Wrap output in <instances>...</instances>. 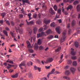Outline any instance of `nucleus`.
<instances>
[{"mask_svg":"<svg viewBox=\"0 0 80 80\" xmlns=\"http://www.w3.org/2000/svg\"><path fill=\"white\" fill-rule=\"evenodd\" d=\"M66 37V32H62V37L61 38L60 40L61 45H62V43L65 40Z\"/></svg>","mask_w":80,"mask_h":80,"instance_id":"nucleus-1","label":"nucleus"},{"mask_svg":"<svg viewBox=\"0 0 80 80\" xmlns=\"http://www.w3.org/2000/svg\"><path fill=\"white\" fill-rule=\"evenodd\" d=\"M53 60V58H48L47 60H46V61H44V62L45 63H51V62H52V61Z\"/></svg>","mask_w":80,"mask_h":80,"instance_id":"nucleus-2","label":"nucleus"},{"mask_svg":"<svg viewBox=\"0 0 80 80\" xmlns=\"http://www.w3.org/2000/svg\"><path fill=\"white\" fill-rule=\"evenodd\" d=\"M25 65H26V62L25 61H23L19 64V67L21 68V69L22 70L23 69V68L22 67V66H25Z\"/></svg>","mask_w":80,"mask_h":80,"instance_id":"nucleus-3","label":"nucleus"},{"mask_svg":"<svg viewBox=\"0 0 80 80\" xmlns=\"http://www.w3.org/2000/svg\"><path fill=\"white\" fill-rule=\"evenodd\" d=\"M55 69H52L51 72H50L47 75V77H48V78H49V77L50 74H54V73H55V72H55Z\"/></svg>","mask_w":80,"mask_h":80,"instance_id":"nucleus-4","label":"nucleus"},{"mask_svg":"<svg viewBox=\"0 0 80 80\" xmlns=\"http://www.w3.org/2000/svg\"><path fill=\"white\" fill-rule=\"evenodd\" d=\"M49 12L52 15H55V12L53 10V8H50L49 10Z\"/></svg>","mask_w":80,"mask_h":80,"instance_id":"nucleus-5","label":"nucleus"},{"mask_svg":"<svg viewBox=\"0 0 80 80\" xmlns=\"http://www.w3.org/2000/svg\"><path fill=\"white\" fill-rule=\"evenodd\" d=\"M22 3H23V5H25L26 3H28V4H30V2L28 0H22Z\"/></svg>","mask_w":80,"mask_h":80,"instance_id":"nucleus-6","label":"nucleus"},{"mask_svg":"<svg viewBox=\"0 0 80 80\" xmlns=\"http://www.w3.org/2000/svg\"><path fill=\"white\" fill-rule=\"evenodd\" d=\"M70 70H71L73 74H74L75 72V69L73 68H71L70 69Z\"/></svg>","mask_w":80,"mask_h":80,"instance_id":"nucleus-7","label":"nucleus"},{"mask_svg":"<svg viewBox=\"0 0 80 80\" xmlns=\"http://www.w3.org/2000/svg\"><path fill=\"white\" fill-rule=\"evenodd\" d=\"M33 30L34 33L36 34V33H37V31H38V28H37L36 27H34V28Z\"/></svg>","mask_w":80,"mask_h":80,"instance_id":"nucleus-8","label":"nucleus"},{"mask_svg":"<svg viewBox=\"0 0 80 80\" xmlns=\"http://www.w3.org/2000/svg\"><path fill=\"white\" fill-rule=\"evenodd\" d=\"M51 21V20H47L46 19L44 20V22L45 24H48V23H50V22Z\"/></svg>","mask_w":80,"mask_h":80,"instance_id":"nucleus-9","label":"nucleus"},{"mask_svg":"<svg viewBox=\"0 0 80 80\" xmlns=\"http://www.w3.org/2000/svg\"><path fill=\"white\" fill-rule=\"evenodd\" d=\"M74 45H75V47H76V48H78V46H79V43L77 42H76L74 43Z\"/></svg>","mask_w":80,"mask_h":80,"instance_id":"nucleus-10","label":"nucleus"},{"mask_svg":"<svg viewBox=\"0 0 80 80\" xmlns=\"http://www.w3.org/2000/svg\"><path fill=\"white\" fill-rule=\"evenodd\" d=\"M60 28H56V30L58 34H60L61 32L60 31Z\"/></svg>","mask_w":80,"mask_h":80,"instance_id":"nucleus-11","label":"nucleus"},{"mask_svg":"<svg viewBox=\"0 0 80 80\" xmlns=\"http://www.w3.org/2000/svg\"><path fill=\"white\" fill-rule=\"evenodd\" d=\"M73 8V6L72 5H69L68 6V7L67 8V10H71Z\"/></svg>","mask_w":80,"mask_h":80,"instance_id":"nucleus-12","label":"nucleus"},{"mask_svg":"<svg viewBox=\"0 0 80 80\" xmlns=\"http://www.w3.org/2000/svg\"><path fill=\"white\" fill-rule=\"evenodd\" d=\"M27 43L28 44V48H31V44L28 41H27Z\"/></svg>","mask_w":80,"mask_h":80,"instance_id":"nucleus-13","label":"nucleus"},{"mask_svg":"<svg viewBox=\"0 0 80 80\" xmlns=\"http://www.w3.org/2000/svg\"><path fill=\"white\" fill-rule=\"evenodd\" d=\"M34 47L35 50H37L38 48V46L37 44H35Z\"/></svg>","mask_w":80,"mask_h":80,"instance_id":"nucleus-14","label":"nucleus"},{"mask_svg":"<svg viewBox=\"0 0 80 80\" xmlns=\"http://www.w3.org/2000/svg\"><path fill=\"white\" fill-rule=\"evenodd\" d=\"M11 77H12V78H18V73H16L14 75H12L11 76Z\"/></svg>","mask_w":80,"mask_h":80,"instance_id":"nucleus-15","label":"nucleus"},{"mask_svg":"<svg viewBox=\"0 0 80 80\" xmlns=\"http://www.w3.org/2000/svg\"><path fill=\"white\" fill-rule=\"evenodd\" d=\"M76 23V22H75V20H73L71 23L72 27H73V26H75V25Z\"/></svg>","mask_w":80,"mask_h":80,"instance_id":"nucleus-16","label":"nucleus"},{"mask_svg":"<svg viewBox=\"0 0 80 80\" xmlns=\"http://www.w3.org/2000/svg\"><path fill=\"white\" fill-rule=\"evenodd\" d=\"M27 65L28 66H30V65H31L32 66V65H33V63L32 62H27Z\"/></svg>","mask_w":80,"mask_h":80,"instance_id":"nucleus-17","label":"nucleus"},{"mask_svg":"<svg viewBox=\"0 0 80 80\" xmlns=\"http://www.w3.org/2000/svg\"><path fill=\"white\" fill-rule=\"evenodd\" d=\"M70 73V71L68 70H67L65 72V74L66 75H69Z\"/></svg>","mask_w":80,"mask_h":80,"instance_id":"nucleus-18","label":"nucleus"},{"mask_svg":"<svg viewBox=\"0 0 80 80\" xmlns=\"http://www.w3.org/2000/svg\"><path fill=\"white\" fill-rule=\"evenodd\" d=\"M50 26L51 27H55V24L54 22L52 23H51L50 24Z\"/></svg>","mask_w":80,"mask_h":80,"instance_id":"nucleus-19","label":"nucleus"},{"mask_svg":"<svg viewBox=\"0 0 80 80\" xmlns=\"http://www.w3.org/2000/svg\"><path fill=\"white\" fill-rule=\"evenodd\" d=\"M63 78H64V79H66V80H70V77L66 76H64L63 77Z\"/></svg>","mask_w":80,"mask_h":80,"instance_id":"nucleus-20","label":"nucleus"},{"mask_svg":"<svg viewBox=\"0 0 80 80\" xmlns=\"http://www.w3.org/2000/svg\"><path fill=\"white\" fill-rule=\"evenodd\" d=\"M52 30H51V29H48V30H47V31H46V33H47V34H50V33H52Z\"/></svg>","mask_w":80,"mask_h":80,"instance_id":"nucleus-21","label":"nucleus"},{"mask_svg":"<svg viewBox=\"0 0 80 80\" xmlns=\"http://www.w3.org/2000/svg\"><path fill=\"white\" fill-rule=\"evenodd\" d=\"M33 24H34V22L33 21H30L29 22H28V25H33Z\"/></svg>","mask_w":80,"mask_h":80,"instance_id":"nucleus-22","label":"nucleus"},{"mask_svg":"<svg viewBox=\"0 0 80 80\" xmlns=\"http://www.w3.org/2000/svg\"><path fill=\"white\" fill-rule=\"evenodd\" d=\"M77 9L78 11V12H80V5H77Z\"/></svg>","mask_w":80,"mask_h":80,"instance_id":"nucleus-23","label":"nucleus"},{"mask_svg":"<svg viewBox=\"0 0 80 80\" xmlns=\"http://www.w3.org/2000/svg\"><path fill=\"white\" fill-rule=\"evenodd\" d=\"M42 43V41L40 39H39L38 40V43L39 45H41Z\"/></svg>","mask_w":80,"mask_h":80,"instance_id":"nucleus-24","label":"nucleus"},{"mask_svg":"<svg viewBox=\"0 0 80 80\" xmlns=\"http://www.w3.org/2000/svg\"><path fill=\"white\" fill-rule=\"evenodd\" d=\"M1 16H2L3 18H4V17L6 15V13L5 12H3L1 14Z\"/></svg>","mask_w":80,"mask_h":80,"instance_id":"nucleus-25","label":"nucleus"},{"mask_svg":"<svg viewBox=\"0 0 80 80\" xmlns=\"http://www.w3.org/2000/svg\"><path fill=\"white\" fill-rule=\"evenodd\" d=\"M3 33L4 35H5L7 37L8 36V32L7 31L5 30H3Z\"/></svg>","mask_w":80,"mask_h":80,"instance_id":"nucleus-26","label":"nucleus"},{"mask_svg":"<svg viewBox=\"0 0 80 80\" xmlns=\"http://www.w3.org/2000/svg\"><path fill=\"white\" fill-rule=\"evenodd\" d=\"M60 50H61V47H59L56 50L55 52H58L59 51H60Z\"/></svg>","mask_w":80,"mask_h":80,"instance_id":"nucleus-27","label":"nucleus"},{"mask_svg":"<svg viewBox=\"0 0 80 80\" xmlns=\"http://www.w3.org/2000/svg\"><path fill=\"white\" fill-rule=\"evenodd\" d=\"M53 8H54L55 11H57V9H58V7L57 6V5H55Z\"/></svg>","mask_w":80,"mask_h":80,"instance_id":"nucleus-28","label":"nucleus"},{"mask_svg":"<svg viewBox=\"0 0 80 80\" xmlns=\"http://www.w3.org/2000/svg\"><path fill=\"white\" fill-rule=\"evenodd\" d=\"M43 48H43V47L42 46H41L39 47V50H43Z\"/></svg>","mask_w":80,"mask_h":80,"instance_id":"nucleus-29","label":"nucleus"},{"mask_svg":"<svg viewBox=\"0 0 80 80\" xmlns=\"http://www.w3.org/2000/svg\"><path fill=\"white\" fill-rule=\"evenodd\" d=\"M53 38V36L52 35H51L49 36L48 37V39H52Z\"/></svg>","mask_w":80,"mask_h":80,"instance_id":"nucleus-30","label":"nucleus"},{"mask_svg":"<svg viewBox=\"0 0 80 80\" xmlns=\"http://www.w3.org/2000/svg\"><path fill=\"white\" fill-rule=\"evenodd\" d=\"M10 34L11 36H12V37H13V38L15 37V36H14V33H13V32L11 31H10Z\"/></svg>","mask_w":80,"mask_h":80,"instance_id":"nucleus-31","label":"nucleus"},{"mask_svg":"<svg viewBox=\"0 0 80 80\" xmlns=\"http://www.w3.org/2000/svg\"><path fill=\"white\" fill-rule=\"evenodd\" d=\"M78 1L77 0L75 1L74 2H73V5H75L76 4H77V3H78Z\"/></svg>","mask_w":80,"mask_h":80,"instance_id":"nucleus-32","label":"nucleus"},{"mask_svg":"<svg viewBox=\"0 0 80 80\" xmlns=\"http://www.w3.org/2000/svg\"><path fill=\"white\" fill-rule=\"evenodd\" d=\"M29 78H33V75L32 73L30 74L29 75Z\"/></svg>","mask_w":80,"mask_h":80,"instance_id":"nucleus-33","label":"nucleus"},{"mask_svg":"<svg viewBox=\"0 0 80 80\" xmlns=\"http://www.w3.org/2000/svg\"><path fill=\"white\" fill-rule=\"evenodd\" d=\"M71 54L72 55H75V52L73 51H71Z\"/></svg>","mask_w":80,"mask_h":80,"instance_id":"nucleus-34","label":"nucleus"},{"mask_svg":"<svg viewBox=\"0 0 80 80\" xmlns=\"http://www.w3.org/2000/svg\"><path fill=\"white\" fill-rule=\"evenodd\" d=\"M77 62L76 61H74L73 63V66H77Z\"/></svg>","mask_w":80,"mask_h":80,"instance_id":"nucleus-35","label":"nucleus"},{"mask_svg":"<svg viewBox=\"0 0 80 80\" xmlns=\"http://www.w3.org/2000/svg\"><path fill=\"white\" fill-rule=\"evenodd\" d=\"M61 12H62V10L60 9H59L58 10V13L59 14H60V15L61 14Z\"/></svg>","mask_w":80,"mask_h":80,"instance_id":"nucleus-36","label":"nucleus"},{"mask_svg":"<svg viewBox=\"0 0 80 80\" xmlns=\"http://www.w3.org/2000/svg\"><path fill=\"white\" fill-rule=\"evenodd\" d=\"M37 35L38 38L39 37H41L42 36V34H41V33L37 34Z\"/></svg>","mask_w":80,"mask_h":80,"instance_id":"nucleus-37","label":"nucleus"},{"mask_svg":"<svg viewBox=\"0 0 80 80\" xmlns=\"http://www.w3.org/2000/svg\"><path fill=\"white\" fill-rule=\"evenodd\" d=\"M64 2H66V3H67V2H70V0H63Z\"/></svg>","mask_w":80,"mask_h":80,"instance_id":"nucleus-38","label":"nucleus"},{"mask_svg":"<svg viewBox=\"0 0 80 80\" xmlns=\"http://www.w3.org/2000/svg\"><path fill=\"white\" fill-rule=\"evenodd\" d=\"M37 14H35L33 16V18H37Z\"/></svg>","mask_w":80,"mask_h":80,"instance_id":"nucleus-39","label":"nucleus"},{"mask_svg":"<svg viewBox=\"0 0 80 80\" xmlns=\"http://www.w3.org/2000/svg\"><path fill=\"white\" fill-rule=\"evenodd\" d=\"M40 23H41V22L40 20H38L36 22V23L38 25H40Z\"/></svg>","mask_w":80,"mask_h":80,"instance_id":"nucleus-40","label":"nucleus"},{"mask_svg":"<svg viewBox=\"0 0 80 80\" xmlns=\"http://www.w3.org/2000/svg\"><path fill=\"white\" fill-rule=\"evenodd\" d=\"M71 58L72 60H76V59H77V57L76 56H72Z\"/></svg>","mask_w":80,"mask_h":80,"instance_id":"nucleus-41","label":"nucleus"},{"mask_svg":"<svg viewBox=\"0 0 80 80\" xmlns=\"http://www.w3.org/2000/svg\"><path fill=\"white\" fill-rule=\"evenodd\" d=\"M28 51H29V52H30V53H33V50L32 49H28Z\"/></svg>","mask_w":80,"mask_h":80,"instance_id":"nucleus-42","label":"nucleus"},{"mask_svg":"<svg viewBox=\"0 0 80 80\" xmlns=\"http://www.w3.org/2000/svg\"><path fill=\"white\" fill-rule=\"evenodd\" d=\"M71 29H69V30L68 31V35H70V33H71Z\"/></svg>","mask_w":80,"mask_h":80,"instance_id":"nucleus-43","label":"nucleus"},{"mask_svg":"<svg viewBox=\"0 0 80 80\" xmlns=\"http://www.w3.org/2000/svg\"><path fill=\"white\" fill-rule=\"evenodd\" d=\"M6 23L8 25H10V23L9 21H8V20L6 21Z\"/></svg>","mask_w":80,"mask_h":80,"instance_id":"nucleus-44","label":"nucleus"},{"mask_svg":"<svg viewBox=\"0 0 80 80\" xmlns=\"http://www.w3.org/2000/svg\"><path fill=\"white\" fill-rule=\"evenodd\" d=\"M62 72H59L58 71H56L55 72V73H56V74H60V73H61Z\"/></svg>","mask_w":80,"mask_h":80,"instance_id":"nucleus-45","label":"nucleus"},{"mask_svg":"<svg viewBox=\"0 0 80 80\" xmlns=\"http://www.w3.org/2000/svg\"><path fill=\"white\" fill-rule=\"evenodd\" d=\"M45 67L46 69H50V66H49L48 67L46 66Z\"/></svg>","mask_w":80,"mask_h":80,"instance_id":"nucleus-46","label":"nucleus"},{"mask_svg":"<svg viewBox=\"0 0 80 80\" xmlns=\"http://www.w3.org/2000/svg\"><path fill=\"white\" fill-rule=\"evenodd\" d=\"M38 67L35 66H34V68H35V70H38Z\"/></svg>","mask_w":80,"mask_h":80,"instance_id":"nucleus-47","label":"nucleus"},{"mask_svg":"<svg viewBox=\"0 0 80 80\" xmlns=\"http://www.w3.org/2000/svg\"><path fill=\"white\" fill-rule=\"evenodd\" d=\"M44 27V30H46V29L47 28V25H45Z\"/></svg>","mask_w":80,"mask_h":80,"instance_id":"nucleus-48","label":"nucleus"},{"mask_svg":"<svg viewBox=\"0 0 80 80\" xmlns=\"http://www.w3.org/2000/svg\"><path fill=\"white\" fill-rule=\"evenodd\" d=\"M72 61L71 60H69L68 62V64H71V63H72Z\"/></svg>","mask_w":80,"mask_h":80,"instance_id":"nucleus-49","label":"nucleus"},{"mask_svg":"<svg viewBox=\"0 0 80 80\" xmlns=\"http://www.w3.org/2000/svg\"><path fill=\"white\" fill-rule=\"evenodd\" d=\"M11 24L12 26H14V25H15L14 22H13V21L11 22Z\"/></svg>","mask_w":80,"mask_h":80,"instance_id":"nucleus-50","label":"nucleus"},{"mask_svg":"<svg viewBox=\"0 0 80 80\" xmlns=\"http://www.w3.org/2000/svg\"><path fill=\"white\" fill-rule=\"evenodd\" d=\"M9 4H10L9 2H7L5 4V6H8V5H9Z\"/></svg>","mask_w":80,"mask_h":80,"instance_id":"nucleus-51","label":"nucleus"},{"mask_svg":"<svg viewBox=\"0 0 80 80\" xmlns=\"http://www.w3.org/2000/svg\"><path fill=\"white\" fill-rule=\"evenodd\" d=\"M58 21L59 22V23H62V20L61 19L58 20Z\"/></svg>","mask_w":80,"mask_h":80,"instance_id":"nucleus-52","label":"nucleus"},{"mask_svg":"<svg viewBox=\"0 0 80 80\" xmlns=\"http://www.w3.org/2000/svg\"><path fill=\"white\" fill-rule=\"evenodd\" d=\"M0 23H1V24H3V20H0Z\"/></svg>","mask_w":80,"mask_h":80,"instance_id":"nucleus-53","label":"nucleus"},{"mask_svg":"<svg viewBox=\"0 0 80 80\" xmlns=\"http://www.w3.org/2000/svg\"><path fill=\"white\" fill-rule=\"evenodd\" d=\"M22 13H23V14H24V15H25L27 14H26V13H25V11H22Z\"/></svg>","mask_w":80,"mask_h":80,"instance_id":"nucleus-54","label":"nucleus"},{"mask_svg":"<svg viewBox=\"0 0 80 80\" xmlns=\"http://www.w3.org/2000/svg\"><path fill=\"white\" fill-rule=\"evenodd\" d=\"M42 30H43V28H40L39 30V32H42Z\"/></svg>","mask_w":80,"mask_h":80,"instance_id":"nucleus-55","label":"nucleus"},{"mask_svg":"<svg viewBox=\"0 0 80 80\" xmlns=\"http://www.w3.org/2000/svg\"><path fill=\"white\" fill-rule=\"evenodd\" d=\"M9 63H11L12 64H13V62L12 61H10Z\"/></svg>","mask_w":80,"mask_h":80,"instance_id":"nucleus-56","label":"nucleus"},{"mask_svg":"<svg viewBox=\"0 0 80 80\" xmlns=\"http://www.w3.org/2000/svg\"><path fill=\"white\" fill-rule=\"evenodd\" d=\"M19 16L20 17V18H22L23 17V15L22 14H20Z\"/></svg>","mask_w":80,"mask_h":80,"instance_id":"nucleus-57","label":"nucleus"},{"mask_svg":"<svg viewBox=\"0 0 80 80\" xmlns=\"http://www.w3.org/2000/svg\"><path fill=\"white\" fill-rule=\"evenodd\" d=\"M63 60L62 59L61 60V59L59 61V62L60 63H61L62 62H63Z\"/></svg>","mask_w":80,"mask_h":80,"instance_id":"nucleus-58","label":"nucleus"},{"mask_svg":"<svg viewBox=\"0 0 80 80\" xmlns=\"http://www.w3.org/2000/svg\"><path fill=\"white\" fill-rule=\"evenodd\" d=\"M63 54H62L60 58L61 60H62L63 58Z\"/></svg>","mask_w":80,"mask_h":80,"instance_id":"nucleus-59","label":"nucleus"},{"mask_svg":"<svg viewBox=\"0 0 80 80\" xmlns=\"http://www.w3.org/2000/svg\"><path fill=\"white\" fill-rule=\"evenodd\" d=\"M55 38H58V35H55Z\"/></svg>","mask_w":80,"mask_h":80,"instance_id":"nucleus-60","label":"nucleus"},{"mask_svg":"<svg viewBox=\"0 0 80 80\" xmlns=\"http://www.w3.org/2000/svg\"><path fill=\"white\" fill-rule=\"evenodd\" d=\"M38 70L39 72H41V71L40 70H41V68H38Z\"/></svg>","mask_w":80,"mask_h":80,"instance_id":"nucleus-61","label":"nucleus"},{"mask_svg":"<svg viewBox=\"0 0 80 80\" xmlns=\"http://www.w3.org/2000/svg\"><path fill=\"white\" fill-rule=\"evenodd\" d=\"M24 25L23 24L21 23L19 25V26L20 27H22V25Z\"/></svg>","mask_w":80,"mask_h":80,"instance_id":"nucleus-62","label":"nucleus"},{"mask_svg":"<svg viewBox=\"0 0 80 80\" xmlns=\"http://www.w3.org/2000/svg\"><path fill=\"white\" fill-rule=\"evenodd\" d=\"M70 24L69 23L67 25V27L68 28H70Z\"/></svg>","mask_w":80,"mask_h":80,"instance_id":"nucleus-63","label":"nucleus"},{"mask_svg":"<svg viewBox=\"0 0 80 80\" xmlns=\"http://www.w3.org/2000/svg\"><path fill=\"white\" fill-rule=\"evenodd\" d=\"M3 64L5 66H7V62H6L4 63Z\"/></svg>","mask_w":80,"mask_h":80,"instance_id":"nucleus-64","label":"nucleus"}]
</instances>
